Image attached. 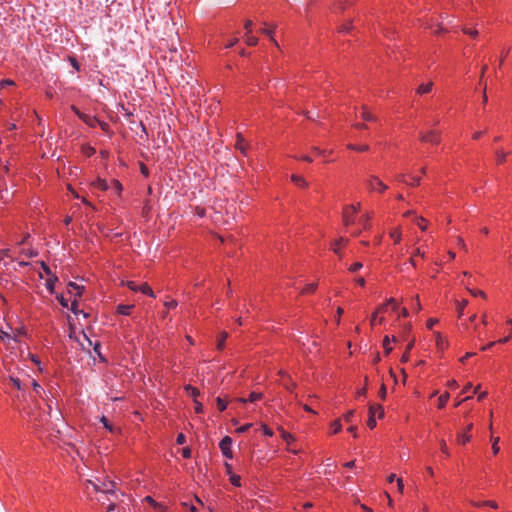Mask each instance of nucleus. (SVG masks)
<instances>
[{"label": "nucleus", "instance_id": "1", "mask_svg": "<svg viewBox=\"0 0 512 512\" xmlns=\"http://www.w3.org/2000/svg\"><path fill=\"white\" fill-rule=\"evenodd\" d=\"M378 414L379 418L384 416V409L379 404H372L369 406V418L367 421V426L370 429H373L376 426V420L374 419V415Z\"/></svg>", "mask_w": 512, "mask_h": 512}, {"label": "nucleus", "instance_id": "2", "mask_svg": "<svg viewBox=\"0 0 512 512\" xmlns=\"http://www.w3.org/2000/svg\"><path fill=\"white\" fill-rule=\"evenodd\" d=\"M419 139L425 143L439 144L441 141V132L437 130H429L425 133L421 132Z\"/></svg>", "mask_w": 512, "mask_h": 512}, {"label": "nucleus", "instance_id": "3", "mask_svg": "<svg viewBox=\"0 0 512 512\" xmlns=\"http://www.w3.org/2000/svg\"><path fill=\"white\" fill-rule=\"evenodd\" d=\"M91 484L95 491L113 494L115 492L116 484L113 481H104L100 485L93 483L92 481H88Z\"/></svg>", "mask_w": 512, "mask_h": 512}, {"label": "nucleus", "instance_id": "4", "mask_svg": "<svg viewBox=\"0 0 512 512\" xmlns=\"http://www.w3.org/2000/svg\"><path fill=\"white\" fill-rule=\"evenodd\" d=\"M127 287L135 292H142L143 294H146L151 297H155L153 290L150 288V286L147 283H143L141 285L136 284L133 281L127 282Z\"/></svg>", "mask_w": 512, "mask_h": 512}, {"label": "nucleus", "instance_id": "5", "mask_svg": "<svg viewBox=\"0 0 512 512\" xmlns=\"http://www.w3.org/2000/svg\"><path fill=\"white\" fill-rule=\"evenodd\" d=\"M368 188L373 191L384 192L388 189V186L384 184L378 177L371 175L367 180Z\"/></svg>", "mask_w": 512, "mask_h": 512}, {"label": "nucleus", "instance_id": "6", "mask_svg": "<svg viewBox=\"0 0 512 512\" xmlns=\"http://www.w3.org/2000/svg\"><path fill=\"white\" fill-rule=\"evenodd\" d=\"M231 446H232V438L229 437V436H225L220 444H219V447L223 453V455L226 457V458H229V459H232L233 458V452H232V449H231Z\"/></svg>", "mask_w": 512, "mask_h": 512}, {"label": "nucleus", "instance_id": "7", "mask_svg": "<svg viewBox=\"0 0 512 512\" xmlns=\"http://www.w3.org/2000/svg\"><path fill=\"white\" fill-rule=\"evenodd\" d=\"M72 110L76 113V115L88 126L95 127L98 119L95 116H90L85 113H82L78 108L72 106Z\"/></svg>", "mask_w": 512, "mask_h": 512}, {"label": "nucleus", "instance_id": "8", "mask_svg": "<svg viewBox=\"0 0 512 512\" xmlns=\"http://www.w3.org/2000/svg\"><path fill=\"white\" fill-rule=\"evenodd\" d=\"M84 287L83 286H79L77 285L76 283L74 282H70L68 284V292L70 294H73L74 295V298H78V297H81L82 295V291H83Z\"/></svg>", "mask_w": 512, "mask_h": 512}, {"label": "nucleus", "instance_id": "9", "mask_svg": "<svg viewBox=\"0 0 512 512\" xmlns=\"http://www.w3.org/2000/svg\"><path fill=\"white\" fill-rule=\"evenodd\" d=\"M275 30H276V25H272V26H271V27H269V28H262V29L260 30V33H262V34H265V35L269 36V37H270V40L274 43V45L278 47V46H279V45H278V42H277V41L274 39V37H273V33L275 32Z\"/></svg>", "mask_w": 512, "mask_h": 512}, {"label": "nucleus", "instance_id": "10", "mask_svg": "<svg viewBox=\"0 0 512 512\" xmlns=\"http://www.w3.org/2000/svg\"><path fill=\"white\" fill-rule=\"evenodd\" d=\"M354 215L352 212L347 211L346 208L343 210V222L346 226H349L354 223Z\"/></svg>", "mask_w": 512, "mask_h": 512}, {"label": "nucleus", "instance_id": "11", "mask_svg": "<svg viewBox=\"0 0 512 512\" xmlns=\"http://www.w3.org/2000/svg\"><path fill=\"white\" fill-rule=\"evenodd\" d=\"M235 147H236V149L240 150L243 155L246 154L247 148L244 143V138L242 137V135L240 133L237 134V142H236Z\"/></svg>", "mask_w": 512, "mask_h": 512}, {"label": "nucleus", "instance_id": "12", "mask_svg": "<svg viewBox=\"0 0 512 512\" xmlns=\"http://www.w3.org/2000/svg\"><path fill=\"white\" fill-rule=\"evenodd\" d=\"M432 87H433V82H428V83H425V84H421L417 88V93L419 95L427 94V93H429L432 90Z\"/></svg>", "mask_w": 512, "mask_h": 512}, {"label": "nucleus", "instance_id": "13", "mask_svg": "<svg viewBox=\"0 0 512 512\" xmlns=\"http://www.w3.org/2000/svg\"><path fill=\"white\" fill-rule=\"evenodd\" d=\"M263 397V394L262 393H259V392H252L250 395H249V398L248 399H244V398H240L239 401L243 402V403H246V402H255L257 400H260L261 398Z\"/></svg>", "mask_w": 512, "mask_h": 512}, {"label": "nucleus", "instance_id": "14", "mask_svg": "<svg viewBox=\"0 0 512 512\" xmlns=\"http://www.w3.org/2000/svg\"><path fill=\"white\" fill-rule=\"evenodd\" d=\"M436 337V345L440 350H444L448 346V342L443 339L442 335L437 332L435 334Z\"/></svg>", "mask_w": 512, "mask_h": 512}, {"label": "nucleus", "instance_id": "15", "mask_svg": "<svg viewBox=\"0 0 512 512\" xmlns=\"http://www.w3.org/2000/svg\"><path fill=\"white\" fill-rule=\"evenodd\" d=\"M134 306L133 305H124V304H119L117 306V312L119 314H122V315H129L130 314V311L131 309L133 308Z\"/></svg>", "mask_w": 512, "mask_h": 512}, {"label": "nucleus", "instance_id": "16", "mask_svg": "<svg viewBox=\"0 0 512 512\" xmlns=\"http://www.w3.org/2000/svg\"><path fill=\"white\" fill-rule=\"evenodd\" d=\"M291 180L298 186L300 187H307L308 186V183L307 181L301 177V176H298V175H292L291 176Z\"/></svg>", "mask_w": 512, "mask_h": 512}, {"label": "nucleus", "instance_id": "17", "mask_svg": "<svg viewBox=\"0 0 512 512\" xmlns=\"http://www.w3.org/2000/svg\"><path fill=\"white\" fill-rule=\"evenodd\" d=\"M245 42L249 46H255L258 43V38L252 36L251 33H245Z\"/></svg>", "mask_w": 512, "mask_h": 512}, {"label": "nucleus", "instance_id": "18", "mask_svg": "<svg viewBox=\"0 0 512 512\" xmlns=\"http://www.w3.org/2000/svg\"><path fill=\"white\" fill-rule=\"evenodd\" d=\"M228 337V334L226 332H221L218 341H217V349L222 350L224 347V343Z\"/></svg>", "mask_w": 512, "mask_h": 512}, {"label": "nucleus", "instance_id": "19", "mask_svg": "<svg viewBox=\"0 0 512 512\" xmlns=\"http://www.w3.org/2000/svg\"><path fill=\"white\" fill-rule=\"evenodd\" d=\"M413 346H414V340H411L408 343L407 347H406L405 353L401 357V362H407L408 361V359H409V352L413 348Z\"/></svg>", "mask_w": 512, "mask_h": 512}, {"label": "nucleus", "instance_id": "20", "mask_svg": "<svg viewBox=\"0 0 512 512\" xmlns=\"http://www.w3.org/2000/svg\"><path fill=\"white\" fill-rule=\"evenodd\" d=\"M94 185L101 189V190H108L110 189V186L108 185V183L106 182V180L104 179H97L96 182L94 183Z\"/></svg>", "mask_w": 512, "mask_h": 512}, {"label": "nucleus", "instance_id": "21", "mask_svg": "<svg viewBox=\"0 0 512 512\" xmlns=\"http://www.w3.org/2000/svg\"><path fill=\"white\" fill-rule=\"evenodd\" d=\"M370 219H371V215L370 214H366V215L362 216L359 219V222L363 226L364 229H368L369 228V226H370V224H369Z\"/></svg>", "mask_w": 512, "mask_h": 512}, {"label": "nucleus", "instance_id": "22", "mask_svg": "<svg viewBox=\"0 0 512 512\" xmlns=\"http://www.w3.org/2000/svg\"><path fill=\"white\" fill-rule=\"evenodd\" d=\"M449 400V393H444L438 398V407L443 408Z\"/></svg>", "mask_w": 512, "mask_h": 512}, {"label": "nucleus", "instance_id": "23", "mask_svg": "<svg viewBox=\"0 0 512 512\" xmlns=\"http://www.w3.org/2000/svg\"><path fill=\"white\" fill-rule=\"evenodd\" d=\"M57 281V277L56 276H51L49 277L47 280H46V287L48 288V290L53 293V290H54V284L55 282Z\"/></svg>", "mask_w": 512, "mask_h": 512}, {"label": "nucleus", "instance_id": "24", "mask_svg": "<svg viewBox=\"0 0 512 512\" xmlns=\"http://www.w3.org/2000/svg\"><path fill=\"white\" fill-rule=\"evenodd\" d=\"M348 148L352 149V150H355V151L364 152V151H368L369 146L365 145V144L364 145L349 144Z\"/></svg>", "mask_w": 512, "mask_h": 512}, {"label": "nucleus", "instance_id": "25", "mask_svg": "<svg viewBox=\"0 0 512 512\" xmlns=\"http://www.w3.org/2000/svg\"><path fill=\"white\" fill-rule=\"evenodd\" d=\"M316 288H317V284L316 283H311V284L306 285L302 289L301 293L302 294L313 293V292H315Z\"/></svg>", "mask_w": 512, "mask_h": 512}, {"label": "nucleus", "instance_id": "26", "mask_svg": "<svg viewBox=\"0 0 512 512\" xmlns=\"http://www.w3.org/2000/svg\"><path fill=\"white\" fill-rule=\"evenodd\" d=\"M361 116L366 121H375L376 120V116H374L373 114L368 112L365 107H363V112H362Z\"/></svg>", "mask_w": 512, "mask_h": 512}, {"label": "nucleus", "instance_id": "27", "mask_svg": "<svg viewBox=\"0 0 512 512\" xmlns=\"http://www.w3.org/2000/svg\"><path fill=\"white\" fill-rule=\"evenodd\" d=\"M110 189L115 190L117 193H120L122 191V184L118 181L113 179L111 181Z\"/></svg>", "mask_w": 512, "mask_h": 512}, {"label": "nucleus", "instance_id": "28", "mask_svg": "<svg viewBox=\"0 0 512 512\" xmlns=\"http://www.w3.org/2000/svg\"><path fill=\"white\" fill-rule=\"evenodd\" d=\"M390 237L394 240L395 243H398L401 240V232L399 229H395L390 232Z\"/></svg>", "mask_w": 512, "mask_h": 512}, {"label": "nucleus", "instance_id": "29", "mask_svg": "<svg viewBox=\"0 0 512 512\" xmlns=\"http://www.w3.org/2000/svg\"><path fill=\"white\" fill-rule=\"evenodd\" d=\"M185 390H186V391H187L191 396H193L194 398H195V397H197V396L200 394L199 390H198L197 388H195V387H192L191 385H187V386L185 387Z\"/></svg>", "mask_w": 512, "mask_h": 512}, {"label": "nucleus", "instance_id": "30", "mask_svg": "<svg viewBox=\"0 0 512 512\" xmlns=\"http://www.w3.org/2000/svg\"><path fill=\"white\" fill-rule=\"evenodd\" d=\"M280 432L282 439L286 441L288 444L294 440L293 436L290 433L284 431L283 429H280Z\"/></svg>", "mask_w": 512, "mask_h": 512}, {"label": "nucleus", "instance_id": "31", "mask_svg": "<svg viewBox=\"0 0 512 512\" xmlns=\"http://www.w3.org/2000/svg\"><path fill=\"white\" fill-rule=\"evenodd\" d=\"M383 348L385 350V352L388 354L392 351V347L390 346V339L388 336H386L384 339H383Z\"/></svg>", "mask_w": 512, "mask_h": 512}, {"label": "nucleus", "instance_id": "32", "mask_svg": "<svg viewBox=\"0 0 512 512\" xmlns=\"http://www.w3.org/2000/svg\"><path fill=\"white\" fill-rule=\"evenodd\" d=\"M100 421L103 423L104 427L110 432H114L113 426L109 423L108 419L105 416H102Z\"/></svg>", "mask_w": 512, "mask_h": 512}, {"label": "nucleus", "instance_id": "33", "mask_svg": "<svg viewBox=\"0 0 512 512\" xmlns=\"http://www.w3.org/2000/svg\"><path fill=\"white\" fill-rule=\"evenodd\" d=\"M476 506H489L491 508H498V505L496 502L494 501H484V502H481V503H475Z\"/></svg>", "mask_w": 512, "mask_h": 512}, {"label": "nucleus", "instance_id": "34", "mask_svg": "<svg viewBox=\"0 0 512 512\" xmlns=\"http://www.w3.org/2000/svg\"><path fill=\"white\" fill-rule=\"evenodd\" d=\"M9 380L16 389L20 390L22 388L21 381L18 378L10 376Z\"/></svg>", "mask_w": 512, "mask_h": 512}, {"label": "nucleus", "instance_id": "35", "mask_svg": "<svg viewBox=\"0 0 512 512\" xmlns=\"http://www.w3.org/2000/svg\"><path fill=\"white\" fill-rule=\"evenodd\" d=\"M457 439H458L459 443L465 444L466 442H468L470 440V435L465 434V433H460V434H458Z\"/></svg>", "mask_w": 512, "mask_h": 512}, {"label": "nucleus", "instance_id": "36", "mask_svg": "<svg viewBox=\"0 0 512 512\" xmlns=\"http://www.w3.org/2000/svg\"><path fill=\"white\" fill-rule=\"evenodd\" d=\"M467 304H468L467 300H462L461 302L458 303V316L459 317H461L463 315V310L467 306Z\"/></svg>", "mask_w": 512, "mask_h": 512}, {"label": "nucleus", "instance_id": "37", "mask_svg": "<svg viewBox=\"0 0 512 512\" xmlns=\"http://www.w3.org/2000/svg\"><path fill=\"white\" fill-rule=\"evenodd\" d=\"M217 406L220 411H224L227 407V402L224 399L218 397L217 398Z\"/></svg>", "mask_w": 512, "mask_h": 512}, {"label": "nucleus", "instance_id": "38", "mask_svg": "<svg viewBox=\"0 0 512 512\" xmlns=\"http://www.w3.org/2000/svg\"><path fill=\"white\" fill-rule=\"evenodd\" d=\"M331 427L333 429V433H338L341 428H342V425H341V422L340 420H335L332 424H331Z\"/></svg>", "mask_w": 512, "mask_h": 512}, {"label": "nucleus", "instance_id": "39", "mask_svg": "<svg viewBox=\"0 0 512 512\" xmlns=\"http://www.w3.org/2000/svg\"><path fill=\"white\" fill-rule=\"evenodd\" d=\"M468 291L473 296H480L482 298H486V294L482 290H473V289L468 288Z\"/></svg>", "mask_w": 512, "mask_h": 512}, {"label": "nucleus", "instance_id": "40", "mask_svg": "<svg viewBox=\"0 0 512 512\" xmlns=\"http://www.w3.org/2000/svg\"><path fill=\"white\" fill-rule=\"evenodd\" d=\"M344 208H346L347 211L352 212V214H356L360 208V203L357 205H347Z\"/></svg>", "mask_w": 512, "mask_h": 512}, {"label": "nucleus", "instance_id": "41", "mask_svg": "<svg viewBox=\"0 0 512 512\" xmlns=\"http://www.w3.org/2000/svg\"><path fill=\"white\" fill-rule=\"evenodd\" d=\"M498 442H499V438H494L493 439V443H492V451L494 454H497L500 450L499 446H498Z\"/></svg>", "mask_w": 512, "mask_h": 512}, {"label": "nucleus", "instance_id": "42", "mask_svg": "<svg viewBox=\"0 0 512 512\" xmlns=\"http://www.w3.org/2000/svg\"><path fill=\"white\" fill-rule=\"evenodd\" d=\"M463 32L467 35H470L472 37H476L478 35V31L476 29H467L463 28Z\"/></svg>", "mask_w": 512, "mask_h": 512}, {"label": "nucleus", "instance_id": "43", "mask_svg": "<svg viewBox=\"0 0 512 512\" xmlns=\"http://www.w3.org/2000/svg\"><path fill=\"white\" fill-rule=\"evenodd\" d=\"M71 311L74 313V314H78L80 311L78 310V302H77V299L74 298V300L72 301L71 303Z\"/></svg>", "mask_w": 512, "mask_h": 512}, {"label": "nucleus", "instance_id": "44", "mask_svg": "<svg viewBox=\"0 0 512 512\" xmlns=\"http://www.w3.org/2000/svg\"><path fill=\"white\" fill-rule=\"evenodd\" d=\"M176 442L178 445H183L186 442V436L183 433H179Z\"/></svg>", "mask_w": 512, "mask_h": 512}, {"label": "nucleus", "instance_id": "45", "mask_svg": "<svg viewBox=\"0 0 512 512\" xmlns=\"http://www.w3.org/2000/svg\"><path fill=\"white\" fill-rule=\"evenodd\" d=\"M83 152L87 155V156H91L95 153V149L90 147V146H85L83 147Z\"/></svg>", "mask_w": 512, "mask_h": 512}, {"label": "nucleus", "instance_id": "46", "mask_svg": "<svg viewBox=\"0 0 512 512\" xmlns=\"http://www.w3.org/2000/svg\"><path fill=\"white\" fill-rule=\"evenodd\" d=\"M362 268V263L360 262H356L354 264H352L350 267H349V270L351 272H356L357 270L361 269Z\"/></svg>", "mask_w": 512, "mask_h": 512}, {"label": "nucleus", "instance_id": "47", "mask_svg": "<svg viewBox=\"0 0 512 512\" xmlns=\"http://www.w3.org/2000/svg\"><path fill=\"white\" fill-rule=\"evenodd\" d=\"M415 221H416L417 225L420 227L421 230L424 231L426 229V226L423 225L424 218H422V217H415Z\"/></svg>", "mask_w": 512, "mask_h": 512}, {"label": "nucleus", "instance_id": "48", "mask_svg": "<svg viewBox=\"0 0 512 512\" xmlns=\"http://www.w3.org/2000/svg\"><path fill=\"white\" fill-rule=\"evenodd\" d=\"M231 483L234 485V486H240V476L238 475H233L231 476Z\"/></svg>", "mask_w": 512, "mask_h": 512}, {"label": "nucleus", "instance_id": "49", "mask_svg": "<svg viewBox=\"0 0 512 512\" xmlns=\"http://www.w3.org/2000/svg\"><path fill=\"white\" fill-rule=\"evenodd\" d=\"M251 425H252V424H250V423H249V424H245V425H243V426H241V427L237 428V429H236V432H237V433H244V432H246V431L251 427Z\"/></svg>", "mask_w": 512, "mask_h": 512}, {"label": "nucleus", "instance_id": "50", "mask_svg": "<svg viewBox=\"0 0 512 512\" xmlns=\"http://www.w3.org/2000/svg\"><path fill=\"white\" fill-rule=\"evenodd\" d=\"M506 153H504L503 151H499L497 152V160H498V163H502L505 158H506Z\"/></svg>", "mask_w": 512, "mask_h": 512}, {"label": "nucleus", "instance_id": "51", "mask_svg": "<svg viewBox=\"0 0 512 512\" xmlns=\"http://www.w3.org/2000/svg\"><path fill=\"white\" fill-rule=\"evenodd\" d=\"M379 397L383 400L386 398V387L384 384L381 385V388L379 390Z\"/></svg>", "mask_w": 512, "mask_h": 512}, {"label": "nucleus", "instance_id": "52", "mask_svg": "<svg viewBox=\"0 0 512 512\" xmlns=\"http://www.w3.org/2000/svg\"><path fill=\"white\" fill-rule=\"evenodd\" d=\"M164 305L167 308L172 309V308H175L177 306V301L176 300H171V301L165 302Z\"/></svg>", "mask_w": 512, "mask_h": 512}, {"label": "nucleus", "instance_id": "53", "mask_svg": "<svg viewBox=\"0 0 512 512\" xmlns=\"http://www.w3.org/2000/svg\"><path fill=\"white\" fill-rule=\"evenodd\" d=\"M57 299L63 307H68V300L63 295L58 296Z\"/></svg>", "mask_w": 512, "mask_h": 512}, {"label": "nucleus", "instance_id": "54", "mask_svg": "<svg viewBox=\"0 0 512 512\" xmlns=\"http://www.w3.org/2000/svg\"><path fill=\"white\" fill-rule=\"evenodd\" d=\"M283 385L289 391H292L293 388L296 386V384L294 382H292L291 380H289L287 383H284Z\"/></svg>", "mask_w": 512, "mask_h": 512}, {"label": "nucleus", "instance_id": "55", "mask_svg": "<svg viewBox=\"0 0 512 512\" xmlns=\"http://www.w3.org/2000/svg\"><path fill=\"white\" fill-rule=\"evenodd\" d=\"M182 456L184 458H190L191 457V449L186 447L182 450Z\"/></svg>", "mask_w": 512, "mask_h": 512}, {"label": "nucleus", "instance_id": "56", "mask_svg": "<svg viewBox=\"0 0 512 512\" xmlns=\"http://www.w3.org/2000/svg\"><path fill=\"white\" fill-rule=\"evenodd\" d=\"M144 500L154 507L158 506L157 502L151 496H146Z\"/></svg>", "mask_w": 512, "mask_h": 512}, {"label": "nucleus", "instance_id": "57", "mask_svg": "<svg viewBox=\"0 0 512 512\" xmlns=\"http://www.w3.org/2000/svg\"><path fill=\"white\" fill-rule=\"evenodd\" d=\"M253 25V22L251 20H247L245 22L244 28L246 30V33H251V27Z\"/></svg>", "mask_w": 512, "mask_h": 512}, {"label": "nucleus", "instance_id": "58", "mask_svg": "<svg viewBox=\"0 0 512 512\" xmlns=\"http://www.w3.org/2000/svg\"><path fill=\"white\" fill-rule=\"evenodd\" d=\"M96 125H99V126H100V128H101L103 131H107V130H108V128H109L108 123H106V122H102V121H100V120H98V122L96 123Z\"/></svg>", "mask_w": 512, "mask_h": 512}, {"label": "nucleus", "instance_id": "59", "mask_svg": "<svg viewBox=\"0 0 512 512\" xmlns=\"http://www.w3.org/2000/svg\"><path fill=\"white\" fill-rule=\"evenodd\" d=\"M354 415V410H350L348 411L345 415H344V419L346 422H350L351 421V418L353 417Z\"/></svg>", "mask_w": 512, "mask_h": 512}, {"label": "nucleus", "instance_id": "60", "mask_svg": "<svg viewBox=\"0 0 512 512\" xmlns=\"http://www.w3.org/2000/svg\"><path fill=\"white\" fill-rule=\"evenodd\" d=\"M438 322L437 319L431 318L427 321V328L432 329V327Z\"/></svg>", "mask_w": 512, "mask_h": 512}, {"label": "nucleus", "instance_id": "61", "mask_svg": "<svg viewBox=\"0 0 512 512\" xmlns=\"http://www.w3.org/2000/svg\"><path fill=\"white\" fill-rule=\"evenodd\" d=\"M140 169H141V173L144 175V176H148L149 175V170L147 168L146 165H144L143 163H141L140 165Z\"/></svg>", "mask_w": 512, "mask_h": 512}, {"label": "nucleus", "instance_id": "62", "mask_svg": "<svg viewBox=\"0 0 512 512\" xmlns=\"http://www.w3.org/2000/svg\"><path fill=\"white\" fill-rule=\"evenodd\" d=\"M14 85V82L12 80L6 79L1 82V87L5 88L7 86Z\"/></svg>", "mask_w": 512, "mask_h": 512}, {"label": "nucleus", "instance_id": "63", "mask_svg": "<svg viewBox=\"0 0 512 512\" xmlns=\"http://www.w3.org/2000/svg\"><path fill=\"white\" fill-rule=\"evenodd\" d=\"M397 488H398V491H399L400 493H402V492H403L404 485H403V481H402V479H401V478H398V479H397Z\"/></svg>", "mask_w": 512, "mask_h": 512}, {"label": "nucleus", "instance_id": "64", "mask_svg": "<svg viewBox=\"0 0 512 512\" xmlns=\"http://www.w3.org/2000/svg\"><path fill=\"white\" fill-rule=\"evenodd\" d=\"M262 428H263V432L265 435H267V436L273 435V431L270 428H268L266 425H263Z\"/></svg>", "mask_w": 512, "mask_h": 512}]
</instances>
